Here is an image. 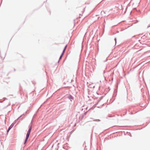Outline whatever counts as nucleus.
Segmentation results:
<instances>
[{"label":"nucleus","mask_w":150,"mask_h":150,"mask_svg":"<svg viewBox=\"0 0 150 150\" xmlns=\"http://www.w3.org/2000/svg\"><path fill=\"white\" fill-rule=\"evenodd\" d=\"M31 129H32V126H31L30 128L29 129L27 133V134H26V138H25V142H24V144H25V143L26 142L28 138V137L29 136V135H30V132H31Z\"/></svg>","instance_id":"obj_1"},{"label":"nucleus","mask_w":150,"mask_h":150,"mask_svg":"<svg viewBox=\"0 0 150 150\" xmlns=\"http://www.w3.org/2000/svg\"><path fill=\"white\" fill-rule=\"evenodd\" d=\"M11 128V126H10V127H9V128H8V130H7V132H8L10 130V129Z\"/></svg>","instance_id":"obj_3"},{"label":"nucleus","mask_w":150,"mask_h":150,"mask_svg":"<svg viewBox=\"0 0 150 150\" xmlns=\"http://www.w3.org/2000/svg\"><path fill=\"white\" fill-rule=\"evenodd\" d=\"M67 45H66L65 46L63 50V52H62V54L59 58V59H61V58H62V57L63 56V55L64 54V52L66 50V49L67 48Z\"/></svg>","instance_id":"obj_2"},{"label":"nucleus","mask_w":150,"mask_h":150,"mask_svg":"<svg viewBox=\"0 0 150 150\" xmlns=\"http://www.w3.org/2000/svg\"><path fill=\"white\" fill-rule=\"evenodd\" d=\"M115 43H116V38H115Z\"/></svg>","instance_id":"obj_5"},{"label":"nucleus","mask_w":150,"mask_h":150,"mask_svg":"<svg viewBox=\"0 0 150 150\" xmlns=\"http://www.w3.org/2000/svg\"><path fill=\"white\" fill-rule=\"evenodd\" d=\"M100 120H94V121H100Z\"/></svg>","instance_id":"obj_4"}]
</instances>
